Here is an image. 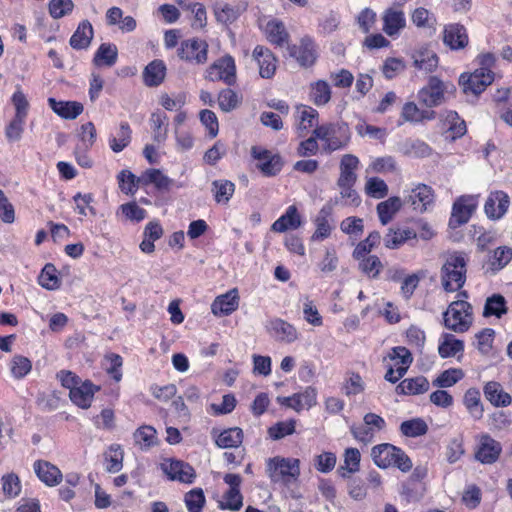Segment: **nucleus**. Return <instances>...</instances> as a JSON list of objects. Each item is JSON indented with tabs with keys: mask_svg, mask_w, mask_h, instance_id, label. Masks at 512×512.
<instances>
[{
	"mask_svg": "<svg viewBox=\"0 0 512 512\" xmlns=\"http://www.w3.org/2000/svg\"><path fill=\"white\" fill-rule=\"evenodd\" d=\"M469 257L464 251L447 252L440 269L442 288L447 293L460 291L467 280Z\"/></svg>",
	"mask_w": 512,
	"mask_h": 512,
	"instance_id": "1",
	"label": "nucleus"
},
{
	"mask_svg": "<svg viewBox=\"0 0 512 512\" xmlns=\"http://www.w3.org/2000/svg\"><path fill=\"white\" fill-rule=\"evenodd\" d=\"M371 457L374 464L381 469L397 468L403 473L409 472L412 460L406 452L390 443H381L371 449Z\"/></svg>",
	"mask_w": 512,
	"mask_h": 512,
	"instance_id": "2",
	"label": "nucleus"
},
{
	"mask_svg": "<svg viewBox=\"0 0 512 512\" xmlns=\"http://www.w3.org/2000/svg\"><path fill=\"white\" fill-rule=\"evenodd\" d=\"M473 323V307L465 300H456L449 304L443 313L445 328L456 333H464Z\"/></svg>",
	"mask_w": 512,
	"mask_h": 512,
	"instance_id": "3",
	"label": "nucleus"
},
{
	"mask_svg": "<svg viewBox=\"0 0 512 512\" xmlns=\"http://www.w3.org/2000/svg\"><path fill=\"white\" fill-rule=\"evenodd\" d=\"M384 361H387L384 379L395 384L406 374L412 364L413 357L406 347L396 346L390 349Z\"/></svg>",
	"mask_w": 512,
	"mask_h": 512,
	"instance_id": "4",
	"label": "nucleus"
},
{
	"mask_svg": "<svg viewBox=\"0 0 512 512\" xmlns=\"http://www.w3.org/2000/svg\"><path fill=\"white\" fill-rule=\"evenodd\" d=\"M289 56L304 69L312 68L320 57L319 46L310 35H304L297 43L287 45Z\"/></svg>",
	"mask_w": 512,
	"mask_h": 512,
	"instance_id": "5",
	"label": "nucleus"
},
{
	"mask_svg": "<svg viewBox=\"0 0 512 512\" xmlns=\"http://www.w3.org/2000/svg\"><path fill=\"white\" fill-rule=\"evenodd\" d=\"M209 44L200 37L187 38L177 48L178 58L190 65L201 66L208 62Z\"/></svg>",
	"mask_w": 512,
	"mask_h": 512,
	"instance_id": "6",
	"label": "nucleus"
},
{
	"mask_svg": "<svg viewBox=\"0 0 512 512\" xmlns=\"http://www.w3.org/2000/svg\"><path fill=\"white\" fill-rule=\"evenodd\" d=\"M267 473L274 483L297 480L300 476V460L297 458H285L275 456L267 461Z\"/></svg>",
	"mask_w": 512,
	"mask_h": 512,
	"instance_id": "7",
	"label": "nucleus"
},
{
	"mask_svg": "<svg viewBox=\"0 0 512 512\" xmlns=\"http://www.w3.org/2000/svg\"><path fill=\"white\" fill-rule=\"evenodd\" d=\"M236 71L234 57L230 54H225L207 67L205 79L211 82L222 81L227 86H233L237 81Z\"/></svg>",
	"mask_w": 512,
	"mask_h": 512,
	"instance_id": "8",
	"label": "nucleus"
},
{
	"mask_svg": "<svg viewBox=\"0 0 512 512\" xmlns=\"http://www.w3.org/2000/svg\"><path fill=\"white\" fill-rule=\"evenodd\" d=\"M251 156L258 161L257 168L266 177L278 175L284 165L282 157L262 146H252Z\"/></svg>",
	"mask_w": 512,
	"mask_h": 512,
	"instance_id": "9",
	"label": "nucleus"
},
{
	"mask_svg": "<svg viewBox=\"0 0 512 512\" xmlns=\"http://www.w3.org/2000/svg\"><path fill=\"white\" fill-rule=\"evenodd\" d=\"M447 85L436 76H431L427 85L418 91V99L421 104L431 109L444 103Z\"/></svg>",
	"mask_w": 512,
	"mask_h": 512,
	"instance_id": "10",
	"label": "nucleus"
},
{
	"mask_svg": "<svg viewBox=\"0 0 512 512\" xmlns=\"http://www.w3.org/2000/svg\"><path fill=\"white\" fill-rule=\"evenodd\" d=\"M502 452V445L488 433L478 436L474 450L475 459L482 464L495 463Z\"/></svg>",
	"mask_w": 512,
	"mask_h": 512,
	"instance_id": "11",
	"label": "nucleus"
},
{
	"mask_svg": "<svg viewBox=\"0 0 512 512\" xmlns=\"http://www.w3.org/2000/svg\"><path fill=\"white\" fill-rule=\"evenodd\" d=\"M495 74L475 69L472 73H462L459 85L465 94L479 95L494 81Z\"/></svg>",
	"mask_w": 512,
	"mask_h": 512,
	"instance_id": "12",
	"label": "nucleus"
},
{
	"mask_svg": "<svg viewBox=\"0 0 512 512\" xmlns=\"http://www.w3.org/2000/svg\"><path fill=\"white\" fill-rule=\"evenodd\" d=\"M404 6L393 3L387 7L381 16L382 30L389 37H395L406 27V18L403 10Z\"/></svg>",
	"mask_w": 512,
	"mask_h": 512,
	"instance_id": "13",
	"label": "nucleus"
},
{
	"mask_svg": "<svg viewBox=\"0 0 512 512\" xmlns=\"http://www.w3.org/2000/svg\"><path fill=\"white\" fill-rule=\"evenodd\" d=\"M476 207L477 202L473 196L463 195L457 198L452 206L449 226L457 228L466 224L476 210Z\"/></svg>",
	"mask_w": 512,
	"mask_h": 512,
	"instance_id": "14",
	"label": "nucleus"
},
{
	"mask_svg": "<svg viewBox=\"0 0 512 512\" xmlns=\"http://www.w3.org/2000/svg\"><path fill=\"white\" fill-rule=\"evenodd\" d=\"M252 58L258 66L261 78L272 79L275 76L279 61L268 47L256 45L252 52Z\"/></svg>",
	"mask_w": 512,
	"mask_h": 512,
	"instance_id": "15",
	"label": "nucleus"
},
{
	"mask_svg": "<svg viewBox=\"0 0 512 512\" xmlns=\"http://www.w3.org/2000/svg\"><path fill=\"white\" fill-rule=\"evenodd\" d=\"M510 206L508 194L502 190L491 191L484 204V212L491 220H500Z\"/></svg>",
	"mask_w": 512,
	"mask_h": 512,
	"instance_id": "16",
	"label": "nucleus"
},
{
	"mask_svg": "<svg viewBox=\"0 0 512 512\" xmlns=\"http://www.w3.org/2000/svg\"><path fill=\"white\" fill-rule=\"evenodd\" d=\"M436 118V112L432 109H421L413 101L403 104L398 120V125L405 123L420 124L425 121H431Z\"/></svg>",
	"mask_w": 512,
	"mask_h": 512,
	"instance_id": "17",
	"label": "nucleus"
},
{
	"mask_svg": "<svg viewBox=\"0 0 512 512\" xmlns=\"http://www.w3.org/2000/svg\"><path fill=\"white\" fill-rule=\"evenodd\" d=\"M161 468L170 480L191 484L196 477L194 468L181 460L170 459L163 463Z\"/></svg>",
	"mask_w": 512,
	"mask_h": 512,
	"instance_id": "18",
	"label": "nucleus"
},
{
	"mask_svg": "<svg viewBox=\"0 0 512 512\" xmlns=\"http://www.w3.org/2000/svg\"><path fill=\"white\" fill-rule=\"evenodd\" d=\"M443 43L451 50H461L468 46L467 29L460 23H450L443 29Z\"/></svg>",
	"mask_w": 512,
	"mask_h": 512,
	"instance_id": "19",
	"label": "nucleus"
},
{
	"mask_svg": "<svg viewBox=\"0 0 512 512\" xmlns=\"http://www.w3.org/2000/svg\"><path fill=\"white\" fill-rule=\"evenodd\" d=\"M100 389L101 387L95 385L91 380L81 381L74 389H71L69 398L79 408L88 409L91 407L95 394Z\"/></svg>",
	"mask_w": 512,
	"mask_h": 512,
	"instance_id": "20",
	"label": "nucleus"
},
{
	"mask_svg": "<svg viewBox=\"0 0 512 512\" xmlns=\"http://www.w3.org/2000/svg\"><path fill=\"white\" fill-rule=\"evenodd\" d=\"M435 200V192L429 185L420 183L416 185L410 192L407 202L413 210L424 213L429 206L433 205Z\"/></svg>",
	"mask_w": 512,
	"mask_h": 512,
	"instance_id": "21",
	"label": "nucleus"
},
{
	"mask_svg": "<svg viewBox=\"0 0 512 512\" xmlns=\"http://www.w3.org/2000/svg\"><path fill=\"white\" fill-rule=\"evenodd\" d=\"M239 300L237 288L230 289L215 298L211 305V311L215 316H228L238 309Z\"/></svg>",
	"mask_w": 512,
	"mask_h": 512,
	"instance_id": "22",
	"label": "nucleus"
},
{
	"mask_svg": "<svg viewBox=\"0 0 512 512\" xmlns=\"http://www.w3.org/2000/svg\"><path fill=\"white\" fill-rule=\"evenodd\" d=\"M333 206L330 203L325 204L319 211L314 220L315 231L311 236L312 241H323L330 237L333 226L331 225Z\"/></svg>",
	"mask_w": 512,
	"mask_h": 512,
	"instance_id": "23",
	"label": "nucleus"
},
{
	"mask_svg": "<svg viewBox=\"0 0 512 512\" xmlns=\"http://www.w3.org/2000/svg\"><path fill=\"white\" fill-rule=\"evenodd\" d=\"M359 158L353 154H344L341 157L339 170L340 174L337 179L338 186L356 184L357 170L359 168Z\"/></svg>",
	"mask_w": 512,
	"mask_h": 512,
	"instance_id": "24",
	"label": "nucleus"
},
{
	"mask_svg": "<svg viewBox=\"0 0 512 512\" xmlns=\"http://www.w3.org/2000/svg\"><path fill=\"white\" fill-rule=\"evenodd\" d=\"M33 468L40 481L49 487L56 486L62 481L63 475L60 469L48 461L37 460Z\"/></svg>",
	"mask_w": 512,
	"mask_h": 512,
	"instance_id": "25",
	"label": "nucleus"
},
{
	"mask_svg": "<svg viewBox=\"0 0 512 512\" xmlns=\"http://www.w3.org/2000/svg\"><path fill=\"white\" fill-rule=\"evenodd\" d=\"M264 33L268 42L275 47L289 45L290 35L284 23L278 19L269 20L264 27Z\"/></svg>",
	"mask_w": 512,
	"mask_h": 512,
	"instance_id": "26",
	"label": "nucleus"
},
{
	"mask_svg": "<svg viewBox=\"0 0 512 512\" xmlns=\"http://www.w3.org/2000/svg\"><path fill=\"white\" fill-rule=\"evenodd\" d=\"M483 393L487 401L494 407H507L512 403L511 395L504 391L497 381H488L483 386Z\"/></svg>",
	"mask_w": 512,
	"mask_h": 512,
	"instance_id": "27",
	"label": "nucleus"
},
{
	"mask_svg": "<svg viewBox=\"0 0 512 512\" xmlns=\"http://www.w3.org/2000/svg\"><path fill=\"white\" fill-rule=\"evenodd\" d=\"M166 73L165 62L161 59H154L143 70V83L147 87H158L164 82Z\"/></svg>",
	"mask_w": 512,
	"mask_h": 512,
	"instance_id": "28",
	"label": "nucleus"
},
{
	"mask_svg": "<svg viewBox=\"0 0 512 512\" xmlns=\"http://www.w3.org/2000/svg\"><path fill=\"white\" fill-rule=\"evenodd\" d=\"M172 183V179L156 168L147 169L138 177L139 185L142 187L153 185L158 191L169 190Z\"/></svg>",
	"mask_w": 512,
	"mask_h": 512,
	"instance_id": "29",
	"label": "nucleus"
},
{
	"mask_svg": "<svg viewBox=\"0 0 512 512\" xmlns=\"http://www.w3.org/2000/svg\"><path fill=\"white\" fill-rule=\"evenodd\" d=\"M48 105L54 113L67 120L76 119L84 110L78 101H58L53 97L48 98Z\"/></svg>",
	"mask_w": 512,
	"mask_h": 512,
	"instance_id": "30",
	"label": "nucleus"
},
{
	"mask_svg": "<svg viewBox=\"0 0 512 512\" xmlns=\"http://www.w3.org/2000/svg\"><path fill=\"white\" fill-rule=\"evenodd\" d=\"M94 36V29L89 20H82L72 36L70 37L69 44L75 50L87 49Z\"/></svg>",
	"mask_w": 512,
	"mask_h": 512,
	"instance_id": "31",
	"label": "nucleus"
},
{
	"mask_svg": "<svg viewBox=\"0 0 512 512\" xmlns=\"http://www.w3.org/2000/svg\"><path fill=\"white\" fill-rule=\"evenodd\" d=\"M163 234V227L158 220L148 222L143 231V239L139 245L140 250L146 254L153 253L155 251L154 242L159 240Z\"/></svg>",
	"mask_w": 512,
	"mask_h": 512,
	"instance_id": "32",
	"label": "nucleus"
},
{
	"mask_svg": "<svg viewBox=\"0 0 512 512\" xmlns=\"http://www.w3.org/2000/svg\"><path fill=\"white\" fill-rule=\"evenodd\" d=\"M302 220L295 205H290L271 226L272 231L283 233L289 229H297L301 226Z\"/></svg>",
	"mask_w": 512,
	"mask_h": 512,
	"instance_id": "33",
	"label": "nucleus"
},
{
	"mask_svg": "<svg viewBox=\"0 0 512 512\" xmlns=\"http://www.w3.org/2000/svg\"><path fill=\"white\" fill-rule=\"evenodd\" d=\"M268 329L281 342L292 343L298 339L297 329L283 319L276 318L271 320Z\"/></svg>",
	"mask_w": 512,
	"mask_h": 512,
	"instance_id": "34",
	"label": "nucleus"
},
{
	"mask_svg": "<svg viewBox=\"0 0 512 512\" xmlns=\"http://www.w3.org/2000/svg\"><path fill=\"white\" fill-rule=\"evenodd\" d=\"M429 381L424 376L405 378L396 386L398 395H419L429 390Z\"/></svg>",
	"mask_w": 512,
	"mask_h": 512,
	"instance_id": "35",
	"label": "nucleus"
},
{
	"mask_svg": "<svg viewBox=\"0 0 512 512\" xmlns=\"http://www.w3.org/2000/svg\"><path fill=\"white\" fill-rule=\"evenodd\" d=\"M417 239L416 230L410 227L389 229L384 236V245L388 249H398L404 243Z\"/></svg>",
	"mask_w": 512,
	"mask_h": 512,
	"instance_id": "36",
	"label": "nucleus"
},
{
	"mask_svg": "<svg viewBox=\"0 0 512 512\" xmlns=\"http://www.w3.org/2000/svg\"><path fill=\"white\" fill-rule=\"evenodd\" d=\"M361 454L357 448L349 447L344 450L343 464L338 468L340 477L346 479L360 470Z\"/></svg>",
	"mask_w": 512,
	"mask_h": 512,
	"instance_id": "37",
	"label": "nucleus"
},
{
	"mask_svg": "<svg viewBox=\"0 0 512 512\" xmlns=\"http://www.w3.org/2000/svg\"><path fill=\"white\" fill-rule=\"evenodd\" d=\"M298 113V135L304 137L311 128L317 125L319 113L316 109L307 105H300L297 108Z\"/></svg>",
	"mask_w": 512,
	"mask_h": 512,
	"instance_id": "38",
	"label": "nucleus"
},
{
	"mask_svg": "<svg viewBox=\"0 0 512 512\" xmlns=\"http://www.w3.org/2000/svg\"><path fill=\"white\" fill-rule=\"evenodd\" d=\"M332 96V90L329 83L325 80H317L309 85V99L318 106L326 105Z\"/></svg>",
	"mask_w": 512,
	"mask_h": 512,
	"instance_id": "39",
	"label": "nucleus"
},
{
	"mask_svg": "<svg viewBox=\"0 0 512 512\" xmlns=\"http://www.w3.org/2000/svg\"><path fill=\"white\" fill-rule=\"evenodd\" d=\"M358 262L359 271L371 279L379 277L384 269L381 259L377 255H367L363 257H353Z\"/></svg>",
	"mask_w": 512,
	"mask_h": 512,
	"instance_id": "40",
	"label": "nucleus"
},
{
	"mask_svg": "<svg viewBox=\"0 0 512 512\" xmlns=\"http://www.w3.org/2000/svg\"><path fill=\"white\" fill-rule=\"evenodd\" d=\"M463 404L468 413L475 419L480 420L484 415V407L481 402L480 390L471 387L466 390L463 396Z\"/></svg>",
	"mask_w": 512,
	"mask_h": 512,
	"instance_id": "41",
	"label": "nucleus"
},
{
	"mask_svg": "<svg viewBox=\"0 0 512 512\" xmlns=\"http://www.w3.org/2000/svg\"><path fill=\"white\" fill-rule=\"evenodd\" d=\"M512 261V248L509 246H499L494 249L488 257V267L493 273H497L505 268Z\"/></svg>",
	"mask_w": 512,
	"mask_h": 512,
	"instance_id": "42",
	"label": "nucleus"
},
{
	"mask_svg": "<svg viewBox=\"0 0 512 512\" xmlns=\"http://www.w3.org/2000/svg\"><path fill=\"white\" fill-rule=\"evenodd\" d=\"M235 184L227 179L214 180L211 184V192L217 204H228L235 193Z\"/></svg>",
	"mask_w": 512,
	"mask_h": 512,
	"instance_id": "43",
	"label": "nucleus"
},
{
	"mask_svg": "<svg viewBox=\"0 0 512 512\" xmlns=\"http://www.w3.org/2000/svg\"><path fill=\"white\" fill-rule=\"evenodd\" d=\"M132 140V129L128 122L122 121L116 135H110L109 147L114 153H119L128 147Z\"/></svg>",
	"mask_w": 512,
	"mask_h": 512,
	"instance_id": "44",
	"label": "nucleus"
},
{
	"mask_svg": "<svg viewBox=\"0 0 512 512\" xmlns=\"http://www.w3.org/2000/svg\"><path fill=\"white\" fill-rule=\"evenodd\" d=\"M118 59V49L113 43H102L96 50L93 57V64L95 66H113Z\"/></svg>",
	"mask_w": 512,
	"mask_h": 512,
	"instance_id": "45",
	"label": "nucleus"
},
{
	"mask_svg": "<svg viewBox=\"0 0 512 512\" xmlns=\"http://www.w3.org/2000/svg\"><path fill=\"white\" fill-rule=\"evenodd\" d=\"M507 312V301L503 295L495 293L487 297L483 308V316L485 318L492 316L501 318L503 315L507 314Z\"/></svg>",
	"mask_w": 512,
	"mask_h": 512,
	"instance_id": "46",
	"label": "nucleus"
},
{
	"mask_svg": "<svg viewBox=\"0 0 512 512\" xmlns=\"http://www.w3.org/2000/svg\"><path fill=\"white\" fill-rule=\"evenodd\" d=\"M350 142V132L347 126H333V134L325 142L324 149L327 152L340 150Z\"/></svg>",
	"mask_w": 512,
	"mask_h": 512,
	"instance_id": "47",
	"label": "nucleus"
},
{
	"mask_svg": "<svg viewBox=\"0 0 512 512\" xmlns=\"http://www.w3.org/2000/svg\"><path fill=\"white\" fill-rule=\"evenodd\" d=\"M244 438L243 430L239 427H231L224 429L215 439V443L219 448H237Z\"/></svg>",
	"mask_w": 512,
	"mask_h": 512,
	"instance_id": "48",
	"label": "nucleus"
},
{
	"mask_svg": "<svg viewBox=\"0 0 512 512\" xmlns=\"http://www.w3.org/2000/svg\"><path fill=\"white\" fill-rule=\"evenodd\" d=\"M245 7H240L239 5H230L225 3L223 5H214V15L218 22L223 24H232L240 17V15L245 11Z\"/></svg>",
	"mask_w": 512,
	"mask_h": 512,
	"instance_id": "49",
	"label": "nucleus"
},
{
	"mask_svg": "<svg viewBox=\"0 0 512 512\" xmlns=\"http://www.w3.org/2000/svg\"><path fill=\"white\" fill-rule=\"evenodd\" d=\"M136 445L142 450H148L158 444L157 431L151 425H142L133 434Z\"/></svg>",
	"mask_w": 512,
	"mask_h": 512,
	"instance_id": "50",
	"label": "nucleus"
},
{
	"mask_svg": "<svg viewBox=\"0 0 512 512\" xmlns=\"http://www.w3.org/2000/svg\"><path fill=\"white\" fill-rule=\"evenodd\" d=\"M402 201L399 197L393 196L377 205L379 220L383 225L388 224L394 215L401 209Z\"/></svg>",
	"mask_w": 512,
	"mask_h": 512,
	"instance_id": "51",
	"label": "nucleus"
},
{
	"mask_svg": "<svg viewBox=\"0 0 512 512\" xmlns=\"http://www.w3.org/2000/svg\"><path fill=\"white\" fill-rule=\"evenodd\" d=\"M58 274V270L54 264L46 263L38 276L39 285L47 290L60 288L61 279Z\"/></svg>",
	"mask_w": 512,
	"mask_h": 512,
	"instance_id": "52",
	"label": "nucleus"
},
{
	"mask_svg": "<svg viewBox=\"0 0 512 512\" xmlns=\"http://www.w3.org/2000/svg\"><path fill=\"white\" fill-rule=\"evenodd\" d=\"M124 452L119 444H111L104 454L105 469L109 473H116L123 467Z\"/></svg>",
	"mask_w": 512,
	"mask_h": 512,
	"instance_id": "53",
	"label": "nucleus"
},
{
	"mask_svg": "<svg viewBox=\"0 0 512 512\" xmlns=\"http://www.w3.org/2000/svg\"><path fill=\"white\" fill-rule=\"evenodd\" d=\"M296 419L278 421L267 429L268 437L273 441L281 440L296 432Z\"/></svg>",
	"mask_w": 512,
	"mask_h": 512,
	"instance_id": "54",
	"label": "nucleus"
},
{
	"mask_svg": "<svg viewBox=\"0 0 512 512\" xmlns=\"http://www.w3.org/2000/svg\"><path fill=\"white\" fill-rule=\"evenodd\" d=\"M153 140L162 143L167 138L168 117L164 112H154L150 118Z\"/></svg>",
	"mask_w": 512,
	"mask_h": 512,
	"instance_id": "55",
	"label": "nucleus"
},
{
	"mask_svg": "<svg viewBox=\"0 0 512 512\" xmlns=\"http://www.w3.org/2000/svg\"><path fill=\"white\" fill-rule=\"evenodd\" d=\"M463 350V341L456 339L452 334H444V340L438 346V353L442 358L453 357Z\"/></svg>",
	"mask_w": 512,
	"mask_h": 512,
	"instance_id": "56",
	"label": "nucleus"
},
{
	"mask_svg": "<svg viewBox=\"0 0 512 512\" xmlns=\"http://www.w3.org/2000/svg\"><path fill=\"white\" fill-rule=\"evenodd\" d=\"M465 374L461 368H449L442 371L436 379L433 380V386L439 388H448L455 385L464 378Z\"/></svg>",
	"mask_w": 512,
	"mask_h": 512,
	"instance_id": "57",
	"label": "nucleus"
},
{
	"mask_svg": "<svg viewBox=\"0 0 512 512\" xmlns=\"http://www.w3.org/2000/svg\"><path fill=\"white\" fill-rule=\"evenodd\" d=\"M381 242V235L378 231H372L362 241H360L352 252L353 257H363L371 253V251L378 247Z\"/></svg>",
	"mask_w": 512,
	"mask_h": 512,
	"instance_id": "58",
	"label": "nucleus"
},
{
	"mask_svg": "<svg viewBox=\"0 0 512 512\" xmlns=\"http://www.w3.org/2000/svg\"><path fill=\"white\" fill-rule=\"evenodd\" d=\"M411 21L417 28H434L437 20L435 15L424 7H418L411 13Z\"/></svg>",
	"mask_w": 512,
	"mask_h": 512,
	"instance_id": "59",
	"label": "nucleus"
},
{
	"mask_svg": "<svg viewBox=\"0 0 512 512\" xmlns=\"http://www.w3.org/2000/svg\"><path fill=\"white\" fill-rule=\"evenodd\" d=\"M401 433L406 437H419L427 433L428 426L421 418L403 421L400 425Z\"/></svg>",
	"mask_w": 512,
	"mask_h": 512,
	"instance_id": "60",
	"label": "nucleus"
},
{
	"mask_svg": "<svg viewBox=\"0 0 512 512\" xmlns=\"http://www.w3.org/2000/svg\"><path fill=\"white\" fill-rule=\"evenodd\" d=\"M184 502L188 512H202L206 498L202 488H193L188 491L184 496Z\"/></svg>",
	"mask_w": 512,
	"mask_h": 512,
	"instance_id": "61",
	"label": "nucleus"
},
{
	"mask_svg": "<svg viewBox=\"0 0 512 512\" xmlns=\"http://www.w3.org/2000/svg\"><path fill=\"white\" fill-rule=\"evenodd\" d=\"M243 506V495L240 490H227L222 500L219 501L218 507L221 510L239 511Z\"/></svg>",
	"mask_w": 512,
	"mask_h": 512,
	"instance_id": "62",
	"label": "nucleus"
},
{
	"mask_svg": "<svg viewBox=\"0 0 512 512\" xmlns=\"http://www.w3.org/2000/svg\"><path fill=\"white\" fill-rule=\"evenodd\" d=\"M32 370V362L23 355H15L11 359L10 371L15 379H22Z\"/></svg>",
	"mask_w": 512,
	"mask_h": 512,
	"instance_id": "63",
	"label": "nucleus"
},
{
	"mask_svg": "<svg viewBox=\"0 0 512 512\" xmlns=\"http://www.w3.org/2000/svg\"><path fill=\"white\" fill-rule=\"evenodd\" d=\"M2 491L3 494L9 498H16L21 493V482L17 474L8 473L2 476Z\"/></svg>",
	"mask_w": 512,
	"mask_h": 512,
	"instance_id": "64",
	"label": "nucleus"
}]
</instances>
